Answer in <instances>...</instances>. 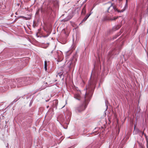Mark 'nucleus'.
<instances>
[{"label": "nucleus", "mask_w": 148, "mask_h": 148, "mask_svg": "<svg viewBox=\"0 0 148 148\" xmlns=\"http://www.w3.org/2000/svg\"><path fill=\"white\" fill-rule=\"evenodd\" d=\"M95 81L90 82L89 85L87 87V92L85 94V99L84 103L82 105H79L76 109V111L78 112H81L84 110L87 107V103L86 101L90 99L92 97L94 89L95 87Z\"/></svg>", "instance_id": "obj_1"}, {"label": "nucleus", "mask_w": 148, "mask_h": 148, "mask_svg": "<svg viewBox=\"0 0 148 148\" xmlns=\"http://www.w3.org/2000/svg\"><path fill=\"white\" fill-rule=\"evenodd\" d=\"M107 6L108 7L107 11L111 14H112L114 12L117 11L118 12H123L125 10H119L115 7L113 4L111 2H109L106 4Z\"/></svg>", "instance_id": "obj_2"}, {"label": "nucleus", "mask_w": 148, "mask_h": 148, "mask_svg": "<svg viewBox=\"0 0 148 148\" xmlns=\"http://www.w3.org/2000/svg\"><path fill=\"white\" fill-rule=\"evenodd\" d=\"M67 66L69 68V70L70 69L72 68L73 67L75 64L73 63L72 61L71 60L69 61L67 64Z\"/></svg>", "instance_id": "obj_3"}, {"label": "nucleus", "mask_w": 148, "mask_h": 148, "mask_svg": "<svg viewBox=\"0 0 148 148\" xmlns=\"http://www.w3.org/2000/svg\"><path fill=\"white\" fill-rule=\"evenodd\" d=\"M72 18L71 16H68L66 18L63 19L62 21L64 22L70 20Z\"/></svg>", "instance_id": "obj_4"}, {"label": "nucleus", "mask_w": 148, "mask_h": 148, "mask_svg": "<svg viewBox=\"0 0 148 148\" xmlns=\"http://www.w3.org/2000/svg\"><path fill=\"white\" fill-rule=\"evenodd\" d=\"M21 18H23L24 19L26 20H28L31 19V15H27L26 17H24L23 16H21Z\"/></svg>", "instance_id": "obj_5"}, {"label": "nucleus", "mask_w": 148, "mask_h": 148, "mask_svg": "<svg viewBox=\"0 0 148 148\" xmlns=\"http://www.w3.org/2000/svg\"><path fill=\"white\" fill-rule=\"evenodd\" d=\"M91 14L90 13L88 15H87L83 19V20L82 21L81 23H83L88 18L89 16L91 15Z\"/></svg>", "instance_id": "obj_6"}, {"label": "nucleus", "mask_w": 148, "mask_h": 148, "mask_svg": "<svg viewBox=\"0 0 148 148\" xmlns=\"http://www.w3.org/2000/svg\"><path fill=\"white\" fill-rule=\"evenodd\" d=\"M74 98L77 99L79 100L80 99V95L78 94H75L74 95Z\"/></svg>", "instance_id": "obj_7"}, {"label": "nucleus", "mask_w": 148, "mask_h": 148, "mask_svg": "<svg viewBox=\"0 0 148 148\" xmlns=\"http://www.w3.org/2000/svg\"><path fill=\"white\" fill-rule=\"evenodd\" d=\"M53 108H50L49 109L48 112H47V114H51V115H52L53 114Z\"/></svg>", "instance_id": "obj_8"}, {"label": "nucleus", "mask_w": 148, "mask_h": 148, "mask_svg": "<svg viewBox=\"0 0 148 148\" xmlns=\"http://www.w3.org/2000/svg\"><path fill=\"white\" fill-rule=\"evenodd\" d=\"M86 12V8L85 7H84L82 9V13L83 14H85Z\"/></svg>", "instance_id": "obj_9"}, {"label": "nucleus", "mask_w": 148, "mask_h": 148, "mask_svg": "<svg viewBox=\"0 0 148 148\" xmlns=\"http://www.w3.org/2000/svg\"><path fill=\"white\" fill-rule=\"evenodd\" d=\"M45 71H46L47 70V63L46 61H45Z\"/></svg>", "instance_id": "obj_10"}, {"label": "nucleus", "mask_w": 148, "mask_h": 148, "mask_svg": "<svg viewBox=\"0 0 148 148\" xmlns=\"http://www.w3.org/2000/svg\"><path fill=\"white\" fill-rule=\"evenodd\" d=\"M117 18H116V17H114L113 18H111L110 19H109V20H110L111 21L115 20L116 19H117Z\"/></svg>", "instance_id": "obj_11"}, {"label": "nucleus", "mask_w": 148, "mask_h": 148, "mask_svg": "<svg viewBox=\"0 0 148 148\" xmlns=\"http://www.w3.org/2000/svg\"><path fill=\"white\" fill-rule=\"evenodd\" d=\"M28 84H29V82H27V83H26L25 84H24L23 85H26Z\"/></svg>", "instance_id": "obj_12"}, {"label": "nucleus", "mask_w": 148, "mask_h": 148, "mask_svg": "<svg viewBox=\"0 0 148 148\" xmlns=\"http://www.w3.org/2000/svg\"><path fill=\"white\" fill-rule=\"evenodd\" d=\"M11 88H14L15 87V86H14H14H11Z\"/></svg>", "instance_id": "obj_13"}, {"label": "nucleus", "mask_w": 148, "mask_h": 148, "mask_svg": "<svg viewBox=\"0 0 148 148\" xmlns=\"http://www.w3.org/2000/svg\"><path fill=\"white\" fill-rule=\"evenodd\" d=\"M62 59H63L62 58H61V59H59V61H62Z\"/></svg>", "instance_id": "obj_14"}, {"label": "nucleus", "mask_w": 148, "mask_h": 148, "mask_svg": "<svg viewBox=\"0 0 148 148\" xmlns=\"http://www.w3.org/2000/svg\"><path fill=\"white\" fill-rule=\"evenodd\" d=\"M72 47H72V48H73V49H75V47H74V45H73V46H72Z\"/></svg>", "instance_id": "obj_15"}, {"label": "nucleus", "mask_w": 148, "mask_h": 148, "mask_svg": "<svg viewBox=\"0 0 148 148\" xmlns=\"http://www.w3.org/2000/svg\"><path fill=\"white\" fill-rule=\"evenodd\" d=\"M6 148H8V143H7V145L6 146Z\"/></svg>", "instance_id": "obj_16"}, {"label": "nucleus", "mask_w": 148, "mask_h": 148, "mask_svg": "<svg viewBox=\"0 0 148 148\" xmlns=\"http://www.w3.org/2000/svg\"><path fill=\"white\" fill-rule=\"evenodd\" d=\"M18 87H20V86H17Z\"/></svg>", "instance_id": "obj_17"}, {"label": "nucleus", "mask_w": 148, "mask_h": 148, "mask_svg": "<svg viewBox=\"0 0 148 148\" xmlns=\"http://www.w3.org/2000/svg\"><path fill=\"white\" fill-rule=\"evenodd\" d=\"M126 3H127V1H126Z\"/></svg>", "instance_id": "obj_18"}, {"label": "nucleus", "mask_w": 148, "mask_h": 148, "mask_svg": "<svg viewBox=\"0 0 148 148\" xmlns=\"http://www.w3.org/2000/svg\"><path fill=\"white\" fill-rule=\"evenodd\" d=\"M49 107V106H48L47 108H48Z\"/></svg>", "instance_id": "obj_19"}, {"label": "nucleus", "mask_w": 148, "mask_h": 148, "mask_svg": "<svg viewBox=\"0 0 148 148\" xmlns=\"http://www.w3.org/2000/svg\"><path fill=\"white\" fill-rule=\"evenodd\" d=\"M49 35V34H48V35L47 36H48Z\"/></svg>", "instance_id": "obj_20"}, {"label": "nucleus", "mask_w": 148, "mask_h": 148, "mask_svg": "<svg viewBox=\"0 0 148 148\" xmlns=\"http://www.w3.org/2000/svg\"><path fill=\"white\" fill-rule=\"evenodd\" d=\"M135 126L134 128L135 129Z\"/></svg>", "instance_id": "obj_21"}]
</instances>
